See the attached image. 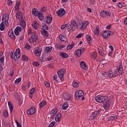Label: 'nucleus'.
<instances>
[{
    "label": "nucleus",
    "mask_w": 127,
    "mask_h": 127,
    "mask_svg": "<svg viewBox=\"0 0 127 127\" xmlns=\"http://www.w3.org/2000/svg\"><path fill=\"white\" fill-rule=\"evenodd\" d=\"M117 70L114 73L112 70H110L107 72V76L109 78H116L117 76H122L123 74H125V71H124V67H123V62H120L119 64L116 66Z\"/></svg>",
    "instance_id": "nucleus-1"
},
{
    "label": "nucleus",
    "mask_w": 127,
    "mask_h": 127,
    "mask_svg": "<svg viewBox=\"0 0 127 127\" xmlns=\"http://www.w3.org/2000/svg\"><path fill=\"white\" fill-rule=\"evenodd\" d=\"M20 54V49L18 48L16 50V52L13 54V52H11L9 53V56L12 59H14V60L16 61L18 59H19L20 58L21 56Z\"/></svg>",
    "instance_id": "nucleus-2"
},
{
    "label": "nucleus",
    "mask_w": 127,
    "mask_h": 127,
    "mask_svg": "<svg viewBox=\"0 0 127 127\" xmlns=\"http://www.w3.org/2000/svg\"><path fill=\"white\" fill-rule=\"evenodd\" d=\"M76 27H77V23L76 21L72 20L68 24H67V31L70 32L71 30L74 31L76 29Z\"/></svg>",
    "instance_id": "nucleus-3"
},
{
    "label": "nucleus",
    "mask_w": 127,
    "mask_h": 127,
    "mask_svg": "<svg viewBox=\"0 0 127 127\" xmlns=\"http://www.w3.org/2000/svg\"><path fill=\"white\" fill-rule=\"evenodd\" d=\"M112 101H113V96H110L108 100L103 103V108L105 111H109L110 110Z\"/></svg>",
    "instance_id": "nucleus-4"
},
{
    "label": "nucleus",
    "mask_w": 127,
    "mask_h": 127,
    "mask_svg": "<svg viewBox=\"0 0 127 127\" xmlns=\"http://www.w3.org/2000/svg\"><path fill=\"white\" fill-rule=\"evenodd\" d=\"M95 101L99 104L105 103L106 101H108V96H97L95 97Z\"/></svg>",
    "instance_id": "nucleus-5"
},
{
    "label": "nucleus",
    "mask_w": 127,
    "mask_h": 127,
    "mask_svg": "<svg viewBox=\"0 0 127 127\" xmlns=\"http://www.w3.org/2000/svg\"><path fill=\"white\" fill-rule=\"evenodd\" d=\"M84 96V92L82 90H77L75 94V100H79L80 98H81L82 101L85 100V97Z\"/></svg>",
    "instance_id": "nucleus-6"
},
{
    "label": "nucleus",
    "mask_w": 127,
    "mask_h": 127,
    "mask_svg": "<svg viewBox=\"0 0 127 127\" xmlns=\"http://www.w3.org/2000/svg\"><path fill=\"white\" fill-rule=\"evenodd\" d=\"M65 73H66V70H65L64 68H62V69L58 70V75L61 81L64 80V74H65Z\"/></svg>",
    "instance_id": "nucleus-7"
},
{
    "label": "nucleus",
    "mask_w": 127,
    "mask_h": 127,
    "mask_svg": "<svg viewBox=\"0 0 127 127\" xmlns=\"http://www.w3.org/2000/svg\"><path fill=\"white\" fill-rule=\"evenodd\" d=\"M65 73H66V70H65L64 68H62V69L58 70V75L61 81L64 80V74H65Z\"/></svg>",
    "instance_id": "nucleus-8"
},
{
    "label": "nucleus",
    "mask_w": 127,
    "mask_h": 127,
    "mask_svg": "<svg viewBox=\"0 0 127 127\" xmlns=\"http://www.w3.org/2000/svg\"><path fill=\"white\" fill-rule=\"evenodd\" d=\"M101 112L102 110L99 109L98 110H96L94 112L92 113L90 116L91 120L95 119L97 116H99V115H100V113H101Z\"/></svg>",
    "instance_id": "nucleus-9"
},
{
    "label": "nucleus",
    "mask_w": 127,
    "mask_h": 127,
    "mask_svg": "<svg viewBox=\"0 0 127 127\" xmlns=\"http://www.w3.org/2000/svg\"><path fill=\"white\" fill-rule=\"evenodd\" d=\"M65 13H66V11L64 8H60L59 10H58V11H57V14L60 17H62V16H64Z\"/></svg>",
    "instance_id": "nucleus-10"
},
{
    "label": "nucleus",
    "mask_w": 127,
    "mask_h": 127,
    "mask_svg": "<svg viewBox=\"0 0 127 127\" xmlns=\"http://www.w3.org/2000/svg\"><path fill=\"white\" fill-rule=\"evenodd\" d=\"M63 99L64 101H71L72 95L68 93H64L63 94Z\"/></svg>",
    "instance_id": "nucleus-11"
},
{
    "label": "nucleus",
    "mask_w": 127,
    "mask_h": 127,
    "mask_svg": "<svg viewBox=\"0 0 127 127\" xmlns=\"http://www.w3.org/2000/svg\"><path fill=\"white\" fill-rule=\"evenodd\" d=\"M37 36L35 35H32L31 37L29 39V43H36L37 42Z\"/></svg>",
    "instance_id": "nucleus-12"
},
{
    "label": "nucleus",
    "mask_w": 127,
    "mask_h": 127,
    "mask_svg": "<svg viewBox=\"0 0 127 127\" xmlns=\"http://www.w3.org/2000/svg\"><path fill=\"white\" fill-rule=\"evenodd\" d=\"M42 50L39 47H37L35 48V54L36 56L39 57L40 55H41Z\"/></svg>",
    "instance_id": "nucleus-13"
},
{
    "label": "nucleus",
    "mask_w": 127,
    "mask_h": 127,
    "mask_svg": "<svg viewBox=\"0 0 127 127\" xmlns=\"http://www.w3.org/2000/svg\"><path fill=\"white\" fill-rule=\"evenodd\" d=\"M111 32H109V31H106L105 32H104L102 34V37L104 38V39H108L109 37H110V33Z\"/></svg>",
    "instance_id": "nucleus-14"
},
{
    "label": "nucleus",
    "mask_w": 127,
    "mask_h": 127,
    "mask_svg": "<svg viewBox=\"0 0 127 127\" xmlns=\"http://www.w3.org/2000/svg\"><path fill=\"white\" fill-rule=\"evenodd\" d=\"M22 30V28L21 27L17 26L16 29H14V33L15 35L18 36V35H19V32Z\"/></svg>",
    "instance_id": "nucleus-15"
},
{
    "label": "nucleus",
    "mask_w": 127,
    "mask_h": 127,
    "mask_svg": "<svg viewBox=\"0 0 127 127\" xmlns=\"http://www.w3.org/2000/svg\"><path fill=\"white\" fill-rule=\"evenodd\" d=\"M27 113L28 115H30V116H32V115L35 114V108L32 107L31 109L27 111Z\"/></svg>",
    "instance_id": "nucleus-16"
},
{
    "label": "nucleus",
    "mask_w": 127,
    "mask_h": 127,
    "mask_svg": "<svg viewBox=\"0 0 127 127\" xmlns=\"http://www.w3.org/2000/svg\"><path fill=\"white\" fill-rule=\"evenodd\" d=\"M88 24H89V21H84L82 23V25L80 27V29L81 30H84L88 26Z\"/></svg>",
    "instance_id": "nucleus-17"
},
{
    "label": "nucleus",
    "mask_w": 127,
    "mask_h": 127,
    "mask_svg": "<svg viewBox=\"0 0 127 127\" xmlns=\"http://www.w3.org/2000/svg\"><path fill=\"white\" fill-rule=\"evenodd\" d=\"M59 38L61 41H64V42H67V37L62 34L60 35Z\"/></svg>",
    "instance_id": "nucleus-18"
},
{
    "label": "nucleus",
    "mask_w": 127,
    "mask_h": 127,
    "mask_svg": "<svg viewBox=\"0 0 127 127\" xmlns=\"http://www.w3.org/2000/svg\"><path fill=\"white\" fill-rule=\"evenodd\" d=\"M38 9H36V8H33L32 9V14L34 15V16H37L38 15Z\"/></svg>",
    "instance_id": "nucleus-19"
},
{
    "label": "nucleus",
    "mask_w": 127,
    "mask_h": 127,
    "mask_svg": "<svg viewBox=\"0 0 127 127\" xmlns=\"http://www.w3.org/2000/svg\"><path fill=\"white\" fill-rule=\"evenodd\" d=\"M80 67L82 68V69H84V70H87V65L86 64V63L84 61H81L80 62Z\"/></svg>",
    "instance_id": "nucleus-20"
},
{
    "label": "nucleus",
    "mask_w": 127,
    "mask_h": 127,
    "mask_svg": "<svg viewBox=\"0 0 127 127\" xmlns=\"http://www.w3.org/2000/svg\"><path fill=\"white\" fill-rule=\"evenodd\" d=\"M61 113H58L55 118V121L57 122V123H59L60 122V119H61Z\"/></svg>",
    "instance_id": "nucleus-21"
},
{
    "label": "nucleus",
    "mask_w": 127,
    "mask_h": 127,
    "mask_svg": "<svg viewBox=\"0 0 127 127\" xmlns=\"http://www.w3.org/2000/svg\"><path fill=\"white\" fill-rule=\"evenodd\" d=\"M46 23L47 24H50V23L52 22V16H46Z\"/></svg>",
    "instance_id": "nucleus-22"
},
{
    "label": "nucleus",
    "mask_w": 127,
    "mask_h": 127,
    "mask_svg": "<svg viewBox=\"0 0 127 127\" xmlns=\"http://www.w3.org/2000/svg\"><path fill=\"white\" fill-rule=\"evenodd\" d=\"M116 120H118V116L117 115H113L108 118L109 121H116Z\"/></svg>",
    "instance_id": "nucleus-23"
},
{
    "label": "nucleus",
    "mask_w": 127,
    "mask_h": 127,
    "mask_svg": "<svg viewBox=\"0 0 127 127\" xmlns=\"http://www.w3.org/2000/svg\"><path fill=\"white\" fill-rule=\"evenodd\" d=\"M8 19H9V16L8 14H4L2 18V21H8Z\"/></svg>",
    "instance_id": "nucleus-24"
},
{
    "label": "nucleus",
    "mask_w": 127,
    "mask_h": 127,
    "mask_svg": "<svg viewBox=\"0 0 127 127\" xmlns=\"http://www.w3.org/2000/svg\"><path fill=\"white\" fill-rule=\"evenodd\" d=\"M57 112H58L57 109H53L50 113L51 116L52 117H54V116H56V115L57 114Z\"/></svg>",
    "instance_id": "nucleus-25"
},
{
    "label": "nucleus",
    "mask_w": 127,
    "mask_h": 127,
    "mask_svg": "<svg viewBox=\"0 0 127 127\" xmlns=\"http://www.w3.org/2000/svg\"><path fill=\"white\" fill-rule=\"evenodd\" d=\"M16 18H19L20 20H22V14L21 12L18 11L16 14Z\"/></svg>",
    "instance_id": "nucleus-26"
},
{
    "label": "nucleus",
    "mask_w": 127,
    "mask_h": 127,
    "mask_svg": "<svg viewBox=\"0 0 127 127\" xmlns=\"http://www.w3.org/2000/svg\"><path fill=\"white\" fill-rule=\"evenodd\" d=\"M8 35L10 38H11L14 40H15V35H14V33H13V32H9Z\"/></svg>",
    "instance_id": "nucleus-27"
},
{
    "label": "nucleus",
    "mask_w": 127,
    "mask_h": 127,
    "mask_svg": "<svg viewBox=\"0 0 127 127\" xmlns=\"http://www.w3.org/2000/svg\"><path fill=\"white\" fill-rule=\"evenodd\" d=\"M41 33L43 36H45V37H47L48 36V32L45 29H42Z\"/></svg>",
    "instance_id": "nucleus-28"
},
{
    "label": "nucleus",
    "mask_w": 127,
    "mask_h": 127,
    "mask_svg": "<svg viewBox=\"0 0 127 127\" xmlns=\"http://www.w3.org/2000/svg\"><path fill=\"white\" fill-rule=\"evenodd\" d=\"M32 26L34 28V29H38L39 27V25H38V23L37 22H34L32 24Z\"/></svg>",
    "instance_id": "nucleus-29"
},
{
    "label": "nucleus",
    "mask_w": 127,
    "mask_h": 127,
    "mask_svg": "<svg viewBox=\"0 0 127 127\" xmlns=\"http://www.w3.org/2000/svg\"><path fill=\"white\" fill-rule=\"evenodd\" d=\"M91 57L92 59L95 60L97 58V53L96 52H93L91 53Z\"/></svg>",
    "instance_id": "nucleus-30"
},
{
    "label": "nucleus",
    "mask_w": 127,
    "mask_h": 127,
    "mask_svg": "<svg viewBox=\"0 0 127 127\" xmlns=\"http://www.w3.org/2000/svg\"><path fill=\"white\" fill-rule=\"evenodd\" d=\"M68 107H69V104H68V103L65 102L62 106V110H67V109H68Z\"/></svg>",
    "instance_id": "nucleus-31"
},
{
    "label": "nucleus",
    "mask_w": 127,
    "mask_h": 127,
    "mask_svg": "<svg viewBox=\"0 0 127 127\" xmlns=\"http://www.w3.org/2000/svg\"><path fill=\"white\" fill-rule=\"evenodd\" d=\"M8 106L10 109V114H11V113H12V111H13V107L10 102H8Z\"/></svg>",
    "instance_id": "nucleus-32"
},
{
    "label": "nucleus",
    "mask_w": 127,
    "mask_h": 127,
    "mask_svg": "<svg viewBox=\"0 0 127 127\" xmlns=\"http://www.w3.org/2000/svg\"><path fill=\"white\" fill-rule=\"evenodd\" d=\"M38 17L39 19V20H43V18H44V16L43 15V14H42V13L41 12H39V13L38 14Z\"/></svg>",
    "instance_id": "nucleus-33"
},
{
    "label": "nucleus",
    "mask_w": 127,
    "mask_h": 127,
    "mask_svg": "<svg viewBox=\"0 0 127 127\" xmlns=\"http://www.w3.org/2000/svg\"><path fill=\"white\" fill-rule=\"evenodd\" d=\"M60 56H61L62 58H68V57H69V56L68 54H66V53H61Z\"/></svg>",
    "instance_id": "nucleus-34"
},
{
    "label": "nucleus",
    "mask_w": 127,
    "mask_h": 127,
    "mask_svg": "<svg viewBox=\"0 0 127 127\" xmlns=\"http://www.w3.org/2000/svg\"><path fill=\"white\" fill-rule=\"evenodd\" d=\"M100 15L101 17H103V18H105V17H106V11L105 10L101 11L100 13Z\"/></svg>",
    "instance_id": "nucleus-35"
},
{
    "label": "nucleus",
    "mask_w": 127,
    "mask_h": 127,
    "mask_svg": "<svg viewBox=\"0 0 127 127\" xmlns=\"http://www.w3.org/2000/svg\"><path fill=\"white\" fill-rule=\"evenodd\" d=\"M20 25L22 26L23 29L25 28V27L26 26V23H25V21L22 20L20 23Z\"/></svg>",
    "instance_id": "nucleus-36"
},
{
    "label": "nucleus",
    "mask_w": 127,
    "mask_h": 127,
    "mask_svg": "<svg viewBox=\"0 0 127 127\" xmlns=\"http://www.w3.org/2000/svg\"><path fill=\"white\" fill-rule=\"evenodd\" d=\"M3 116L4 118L7 119L8 118V112L7 110H4L3 112Z\"/></svg>",
    "instance_id": "nucleus-37"
},
{
    "label": "nucleus",
    "mask_w": 127,
    "mask_h": 127,
    "mask_svg": "<svg viewBox=\"0 0 127 127\" xmlns=\"http://www.w3.org/2000/svg\"><path fill=\"white\" fill-rule=\"evenodd\" d=\"M39 106L40 109L43 108L44 106H46V102L45 101H43L42 102L40 103V104H39Z\"/></svg>",
    "instance_id": "nucleus-38"
},
{
    "label": "nucleus",
    "mask_w": 127,
    "mask_h": 127,
    "mask_svg": "<svg viewBox=\"0 0 127 127\" xmlns=\"http://www.w3.org/2000/svg\"><path fill=\"white\" fill-rule=\"evenodd\" d=\"M74 45H75V44L74 43V42L72 43V44L71 45H68L66 48V49L67 50H71V49H72V48H73V47H74Z\"/></svg>",
    "instance_id": "nucleus-39"
},
{
    "label": "nucleus",
    "mask_w": 127,
    "mask_h": 127,
    "mask_svg": "<svg viewBox=\"0 0 127 127\" xmlns=\"http://www.w3.org/2000/svg\"><path fill=\"white\" fill-rule=\"evenodd\" d=\"M100 31H99V26H97L96 29L94 31V34L95 35H99Z\"/></svg>",
    "instance_id": "nucleus-40"
},
{
    "label": "nucleus",
    "mask_w": 127,
    "mask_h": 127,
    "mask_svg": "<svg viewBox=\"0 0 127 127\" xmlns=\"http://www.w3.org/2000/svg\"><path fill=\"white\" fill-rule=\"evenodd\" d=\"M4 24L3 22H1L0 24V30L1 31H3L4 30Z\"/></svg>",
    "instance_id": "nucleus-41"
},
{
    "label": "nucleus",
    "mask_w": 127,
    "mask_h": 127,
    "mask_svg": "<svg viewBox=\"0 0 127 127\" xmlns=\"http://www.w3.org/2000/svg\"><path fill=\"white\" fill-rule=\"evenodd\" d=\"M86 39L87 40V43H88V44H90V41L91 40H92V37H91L90 36V35H87L86 36Z\"/></svg>",
    "instance_id": "nucleus-42"
},
{
    "label": "nucleus",
    "mask_w": 127,
    "mask_h": 127,
    "mask_svg": "<svg viewBox=\"0 0 127 127\" xmlns=\"http://www.w3.org/2000/svg\"><path fill=\"white\" fill-rule=\"evenodd\" d=\"M75 54L76 55H77V56H78V57H80V56H81V55H82V54L80 52V51L79 50V49L75 51Z\"/></svg>",
    "instance_id": "nucleus-43"
},
{
    "label": "nucleus",
    "mask_w": 127,
    "mask_h": 127,
    "mask_svg": "<svg viewBox=\"0 0 127 127\" xmlns=\"http://www.w3.org/2000/svg\"><path fill=\"white\" fill-rule=\"evenodd\" d=\"M46 51L48 53V52H51L52 51V47H47L46 48Z\"/></svg>",
    "instance_id": "nucleus-44"
},
{
    "label": "nucleus",
    "mask_w": 127,
    "mask_h": 127,
    "mask_svg": "<svg viewBox=\"0 0 127 127\" xmlns=\"http://www.w3.org/2000/svg\"><path fill=\"white\" fill-rule=\"evenodd\" d=\"M72 85L74 87V88H78L79 87V83H78L76 81H74L72 82Z\"/></svg>",
    "instance_id": "nucleus-45"
},
{
    "label": "nucleus",
    "mask_w": 127,
    "mask_h": 127,
    "mask_svg": "<svg viewBox=\"0 0 127 127\" xmlns=\"http://www.w3.org/2000/svg\"><path fill=\"white\" fill-rule=\"evenodd\" d=\"M35 91H36L35 87H33L30 91V94H31V95H33V94H34Z\"/></svg>",
    "instance_id": "nucleus-46"
},
{
    "label": "nucleus",
    "mask_w": 127,
    "mask_h": 127,
    "mask_svg": "<svg viewBox=\"0 0 127 127\" xmlns=\"http://www.w3.org/2000/svg\"><path fill=\"white\" fill-rule=\"evenodd\" d=\"M3 61H4V58L3 57H2L0 59V66H2V65H3Z\"/></svg>",
    "instance_id": "nucleus-47"
},
{
    "label": "nucleus",
    "mask_w": 127,
    "mask_h": 127,
    "mask_svg": "<svg viewBox=\"0 0 127 127\" xmlns=\"http://www.w3.org/2000/svg\"><path fill=\"white\" fill-rule=\"evenodd\" d=\"M14 97L16 98V99H17V100H20V96L19 95L18 93H15Z\"/></svg>",
    "instance_id": "nucleus-48"
},
{
    "label": "nucleus",
    "mask_w": 127,
    "mask_h": 127,
    "mask_svg": "<svg viewBox=\"0 0 127 127\" xmlns=\"http://www.w3.org/2000/svg\"><path fill=\"white\" fill-rule=\"evenodd\" d=\"M22 59H23V61H28V58L25 55H23Z\"/></svg>",
    "instance_id": "nucleus-49"
},
{
    "label": "nucleus",
    "mask_w": 127,
    "mask_h": 127,
    "mask_svg": "<svg viewBox=\"0 0 127 127\" xmlns=\"http://www.w3.org/2000/svg\"><path fill=\"white\" fill-rule=\"evenodd\" d=\"M21 81V78H17L15 81V84H18Z\"/></svg>",
    "instance_id": "nucleus-50"
},
{
    "label": "nucleus",
    "mask_w": 127,
    "mask_h": 127,
    "mask_svg": "<svg viewBox=\"0 0 127 127\" xmlns=\"http://www.w3.org/2000/svg\"><path fill=\"white\" fill-rule=\"evenodd\" d=\"M44 84L47 88H49L50 87V83L48 81H45Z\"/></svg>",
    "instance_id": "nucleus-51"
},
{
    "label": "nucleus",
    "mask_w": 127,
    "mask_h": 127,
    "mask_svg": "<svg viewBox=\"0 0 127 127\" xmlns=\"http://www.w3.org/2000/svg\"><path fill=\"white\" fill-rule=\"evenodd\" d=\"M107 16H112V12H110L109 11H106V17Z\"/></svg>",
    "instance_id": "nucleus-52"
},
{
    "label": "nucleus",
    "mask_w": 127,
    "mask_h": 127,
    "mask_svg": "<svg viewBox=\"0 0 127 127\" xmlns=\"http://www.w3.org/2000/svg\"><path fill=\"white\" fill-rule=\"evenodd\" d=\"M33 66H35V67H38L39 66V63L37 62H35L33 64Z\"/></svg>",
    "instance_id": "nucleus-53"
},
{
    "label": "nucleus",
    "mask_w": 127,
    "mask_h": 127,
    "mask_svg": "<svg viewBox=\"0 0 127 127\" xmlns=\"http://www.w3.org/2000/svg\"><path fill=\"white\" fill-rule=\"evenodd\" d=\"M43 27L44 29H45V30H48V29H49V28H48V26H47V25L45 24L43 25Z\"/></svg>",
    "instance_id": "nucleus-54"
},
{
    "label": "nucleus",
    "mask_w": 127,
    "mask_h": 127,
    "mask_svg": "<svg viewBox=\"0 0 127 127\" xmlns=\"http://www.w3.org/2000/svg\"><path fill=\"white\" fill-rule=\"evenodd\" d=\"M67 26L68 27V24H65L64 25H62L61 27V29H64V28H66V27H67Z\"/></svg>",
    "instance_id": "nucleus-55"
},
{
    "label": "nucleus",
    "mask_w": 127,
    "mask_h": 127,
    "mask_svg": "<svg viewBox=\"0 0 127 127\" xmlns=\"http://www.w3.org/2000/svg\"><path fill=\"white\" fill-rule=\"evenodd\" d=\"M55 124H56V122L53 121V122H51V123L49 125L48 127H54V125H55Z\"/></svg>",
    "instance_id": "nucleus-56"
},
{
    "label": "nucleus",
    "mask_w": 127,
    "mask_h": 127,
    "mask_svg": "<svg viewBox=\"0 0 127 127\" xmlns=\"http://www.w3.org/2000/svg\"><path fill=\"white\" fill-rule=\"evenodd\" d=\"M47 10V8L46 7H43L41 8V11H43L44 12H45Z\"/></svg>",
    "instance_id": "nucleus-57"
},
{
    "label": "nucleus",
    "mask_w": 127,
    "mask_h": 127,
    "mask_svg": "<svg viewBox=\"0 0 127 127\" xmlns=\"http://www.w3.org/2000/svg\"><path fill=\"white\" fill-rule=\"evenodd\" d=\"M81 54L84 53V52H85V51H86V49L85 48H83L82 49H79Z\"/></svg>",
    "instance_id": "nucleus-58"
},
{
    "label": "nucleus",
    "mask_w": 127,
    "mask_h": 127,
    "mask_svg": "<svg viewBox=\"0 0 127 127\" xmlns=\"http://www.w3.org/2000/svg\"><path fill=\"white\" fill-rule=\"evenodd\" d=\"M84 34L83 33H79L76 36V38H81Z\"/></svg>",
    "instance_id": "nucleus-59"
},
{
    "label": "nucleus",
    "mask_w": 127,
    "mask_h": 127,
    "mask_svg": "<svg viewBox=\"0 0 127 127\" xmlns=\"http://www.w3.org/2000/svg\"><path fill=\"white\" fill-rule=\"evenodd\" d=\"M7 4L9 6H10V5L12 4V1H11V0H8L7 1Z\"/></svg>",
    "instance_id": "nucleus-60"
},
{
    "label": "nucleus",
    "mask_w": 127,
    "mask_h": 127,
    "mask_svg": "<svg viewBox=\"0 0 127 127\" xmlns=\"http://www.w3.org/2000/svg\"><path fill=\"white\" fill-rule=\"evenodd\" d=\"M3 23L5 24V26H8L9 24L8 23V21H3Z\"/></svg>",
    "instance_id": "nucleus-61"
},
{
    "label": "nucleus",
    "mask_w": 127,
    "mask_h": 127,
    "mask_svg": "<svg viewBox=\"0 0 127 127\" xmlns=\"http://www.w3.org/2000/svg\"><path fill=\"white\" fill-rule=\"evenodd\" d=\"M31 47H30V45H29L28 44H26L25 45V48L26 49H30Z\"/></svg>",
    "instance_id": "nucleus-62"
},
{
    "label": "nucleus",
    "mask_w": 127,
    "mask_h": 127,
    "mask_svg": "<svg viewBox=\"0 0 127 127\" xmlns=\"http://www.w3.org/2000/svg\"><path fill=\"white\" fill-rule=\"evenodd\" d=\"M20 3H21L20 0H18L16 1L15 5L20 6Z\"/></svg>",
    "instance_id": "nucleus-63"
},
{
    "label": "nucleus",
    "mask_w": 127,
    "mask_h": 127,
    "mask_svg": "<svg viewBox=\"0 0 127 127\" xmlns=\"http://www.w3.org/2000/svg\"><path fill=\"white\" fill-rule=\"evenodd\" d=\"M112 27V24H109L106 27V29H111V28Z\"/></svg>",
    "instance_id": "nucleus-64"
}]
</instances>
